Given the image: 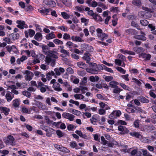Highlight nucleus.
Masks as SVG:
<instances>
[{
  "label": "nucleus",
  "instance_id": "nucleus-39",
  "mask_svg": "<svg viewBox=\"0 0 156 156\" xmlns=\"http://www.w3.org/2000/svg\"><path fill=\"white\" fill-rule=\"evenodd\" d=\"M142 35H138L135 37V38L141 40L145 41L146 40V37L144 35V33H141Z\"/></svg>",
  "mask_w": 156,
  "mask_h": 156
},
{
  "label": "nucleus",
  "instance_id": "nucleus-61",
  "mask_svg": "<svg viewBox=\"0 0 156 156\" xmlns=\"http://www.w3.org/2000/svg\"><path fill=\"white\" fill-rule=\"evenodd\" d=\"M61 14L62 17L65 19H69L70 17L65 12H62Z\"/></svg>",
  "mask_w": 156,
  "mask_h": 156
},
{
  "label": "nucleus",
  "instance_id": "nucleus-13",
  "mask_svg": "<svg viewBox=\"0 0 156 156\" xmlns=\"http://www.w3.org/2000/svg\"><path fill=\"white\" fill-rule=\"evenodd\" d=\"M86 2L88 4L89 6H91L92 7H95L98 5V3L95 1L87 0Z\"/></svg>",
  "mask_w": 156,
  "mask_h": 156
},
{
  "label": "nucleus",
  "instance_id": "nucleus-16",
  "mask_svg": "<svg viewBox=\"0 0 156 156\" xmlns=\"http://www.w3.org/2000/svg\"><path fill=\"white\" fill-rule=\"evenodd\" d=\"M43 2L49 7H54L56 5L55 2L51 0H44Z\"/></svg>",
  "mask_w": 156,
  "mask_h": 156
},
{
  "label": "nucleus",
  "instance_id": "nucleus-52",
  "mask_svg": "<svg viewBox=\"0 0 156 156\" xmlns=\"http://www.w3.org/2000/svg\"><path fill=\"white\" fill-rule=\"evenodd\" d=\"M71 37L70 35L67 33H65L63 37V38L65 40H69L70 39Z\"/></svg>",
  "mask_w": 156,
  "mask_h": 156
},
{
  "label": "nucleus",
  "instance_id": "nucleus-46",
  "mask_svg": "<svg viewBox=\"0 0 156 156\" xmlns=\"http://www.w3.org/2000/svg\"><path fill=\"white\" fill-rule=\"evenodd\" d=\"M17 88H23L25 87V83H16V84Z\"/></svg>",
  "mask_w": 156,
  "mask_h": 156
},
{
  "label": "nucleus",
  "instance_id": "nucleus-12",
  "mask_svg": "<svg viewBox=\"0 0 156 156\" xmlns=\"http://www.w3.org/2000/svg\"><path fill=\"white\" fill-rule=\"evenodd\" d=\"M45 54L53 58H56L58 57L57 53L55 51L49 50Z\"/></svg>",
  "mask_w": 156,
  "mask_h": 156
},
{
  "label": "nucleus",
  "instance_id": "nucleus-58",
  "mask_svg": "<svg viewBox=\"0 0 156 156\" xmlns=\"http://www.w3.org/2000/svg\"><path fill=\"white\" fill-rule=\"evenodd\" d=\"M34 74L35 76L39 77L40 76L43 77L44 76V75L42 74L39 71H36L34 72Z\"/></svg>",
  "mask_w": 156,
  "mask_h": 156
},
{
  "label": "nucleus",
  "instance_id": "nucleus-47",
  "mask_svg": "<svg viewBox=\"0 0 156 156\" xmlns=\"http://www.w3.org/2000/svg\"><path fill=\"white\" fill-rule=\"evenodd\" d=\"M89 20L87 19H86L84 17H82L81 18V21L82 23H84L85 26H87L89 22Z\"/></svg>",
  "mask_w": 156,
  "mask_h": 156
},
{
  "label": "nucleus",
  "instance_id": "nucleus-54",
  "mask_svg": "<svg viewBox=\"0 0 156 156\" xmlns=\"http://www.w3.org/2000/svg\"><path fill=\"white\" fill-rule=\"evenodd\" d=\"M77 65L79 67L84 69L86 66V64L83 62H80L77 63Z\"/></svg>",
  "mask_w": 156,
  "mask_h": 156
},
{
  "label": "nucleus",
  "instance_id": "nucleus-42",
  "mask_svg": "<svg viewBox=\"0 0 156 156\" xmlns=\"http://www.w3.org/2000/svg\"><path fill=\"white\" fill-rule=\"evenodd\" d=\"M62 2L66 5L70 7L72 4L71 0H62Z\"/></svg>",
  "mask_w": 156,
  "mask_h": 156
},
{
  "label": "nucleus",
  "instance_id": "nucleus-21",
  "mask_svg": "<svg viewBox=\"0 0 156 156\" xmlns=\"http://www.w3.org/2000/svg\"><path fill=\"white\" fill-rule=\"evenodd\" d=\"M5 97L7 101L10 102L14 98V95L12 93L8 91L7 92Z\"/></svg>",
  "mask_w": 156,
  "mask_h": 156
},
{
  "label": "nucleus",
  "instance_id": "nucleus-63",
  "mask_svg": "<svg viewBox=\"0 0 156 156\" xmlns=\"http://www.w3.org/2000/svg\"><path fill=\"white\" fill-rule=\"evenodd\" d=\"M22 94L23 95L27 97L30 98V93L27 91L25 90L23 91L22 92Z\"/></svg>",
  "mask_w": 156,
  "mask_h": 156
},
{
  "label": "nucleus",
  "instance_id": "nucleus-49",
  "mask_svg": "<svg viewBox=\"0 0 156 156\" xmlns=\"http://www.w3.org/2000/svg\"><path fill=\"white\" fill-rule=\"evenodd\" d=\"M97 115H93L90 119L91 122L92 124H95L97 121V119H96Z\"/></svg>",
  "mask_w": 156,
  "mask_h": 156
},
{
  "label": "nucleus",
  "instance_id": "nucleus-43",
  "mask_svg": "<svg viewBox=\"0 0 156 156\" xmlns=\"http://www.w3.org/2000/svg\"><path fill=\"white\" fill-rule=\"evenodd\" d=\"M71 81L75 84H77L79 83V79L76 76H73L71 78Z\"/></svg>",
  "mask_w": 156,
  "mask_h": 156
},
{
  "label": "nucleus",
  "instance_id": "nucleus-32",
  "mask_svg": "<svg viewBox=\"0 0 156 156\" xmlns=\"http://www.w3.org/2000/svg\"><path fill=\"white\" fill-rule=\"evenodd\" d=\"M119 84V83L115 81H112L109 83L110 87L113 88H116Z\"/></svg>",
  "mask_w": 156,
  "mask_h": 156
},
{
  "label": "nucleus",
  "instance_id": "nucleus-29",
  "mask_svg": "<svg viewBox=\"0 0 156 156\" xmlns=\"http://www.w3.org/2000/svg\"><path fill=\"white\" fill-rule=\"evenodd\" d=\"M53 87L55 90L60 91L62 90V89L60 87V85L58 83H55L53 84Z\"/></svg>",
  "mask_w": 156,
  "mask_h": 156
},
{
  "label": "nucleus",
  "instance_id": "nucleus-25",
  "mask_svg": "<svg viewBox=\"0 0 156 156\" xmlns=\"http://www.w3.org/2000/svg\"><path fill=\"white\" fill-rule=\"evenodd\" d=\"M74 97L76 100L83 99L84 101H87V100L84 99V96L81 94H76L74 95Z\"/></svg>",
  "mask_w": 156,
  "mask_h": 156
},
{
  "label": "nucleus",
  "instance_id": "nucleus-38",
  "mask_svg": "<svg viewBox=\"0 0 156 156\" xmlns=\"http://www.w3.org/2000/svg\"><path fill=\"white\" fill-rule=\"evenodd\" d=\"M75 132L80 137H82L84 139H86L87 137V135L85 134H83L81 131L77 130H76Z\"/></svg>",
  "mask_w": 156,
  "mask_h": 156
},
{
  "label": "nucleus",
  "instance_id": "nucleus-51",
  "mask_svg": "<svg viewBox=\"0 0 156 156\" xmlns=\"http://www.w3.org/2000/svg\"><path fill=\"white\" fill-rule=\"evenodd\" d=\"M133 82L135 83L137 85L139 86H140L142 84V83L140 81V80H138L137 79L133 78L132 79Z\"/></svg>",
  "mask_w": 156,
  "mask_h": 156
},
{
  "label": "nucleus",
  "instance_id": "nucleus-31",
  "mask_svg": "<svg viewBox=\"0 0 156 156\" xmlns=\"http://www.w3.org/2000/svg\"><path fill=\"white\" fill-rule=\"evenodd\" d=\"M68 111L72 113L77 116L80 115L81 113L80 111L72 108H70Z\"/></svg>",
  "mask_w": 156,
  "mask_h": 156
},
{
  "label": "nucleus",
  "instance_id": "nucleus-64",
  "mask_svg": "<svg viewBox=\"0 0 156 156\" xmlns=\"http://www.w3.org/2000/svg\"><path fill=\"white\" fill-rule=\"evenodd\" d=\"M106 110L102 108H100L98 110V113L100 115H104L106 113Z\"/></svg>",
  "mask_w": 156,
  "mask_h": 156
},
{
  "label": "nucleus",
  "instance_id": "nucleus-17",
  "mask_svg": "<svg viewBox=\"0 0 156 156\" xmlns=\"http://www.w3.org/2000/svg\"><path fill=\"white\" fill-rule=\"evenodd\" d=\"M121 114V112L119 110L113 111L110 115V116L113 118H116L117 117H119Z\"/></svg>",
  "mask_w": 156,
  "mask_h": 156
},
{
  "label": "nucleus",
  "instance_id": "nucleus-30",
  "mask_svg": "<svg viewBox=\"0 0 156 156\" xmlns=\"http://www.w3.org/2000/svg\"><path fill=\"white\" fill-rule=\"evenodd\" d=\"M66 45L67 47L69 48H77L78 47V46L76 44H74L70 41H67Z\"/></svg>",
  "mask_w": 156,
  "mask_h": 156
},
{
  "label": "nucleus",
  "instance_id": "nucleus-37",
  "mask_svg": "<svg viewBox=\"0 0 156 156\" xmlns=\"http://www.w3.org/2000/svg\"><path fill=\"white\" fill-rule=\"evenodd\" d=\"M45 62L46 63H49L51 62L52 64L54 65L55 64V59H52L49 56H46L45 58Z\"/></svg>",
  "mask_w": 156,
  "mask_h": 156
},
{
  "label": "nucleus",
  "instance_id": "nucleus-18",
  "mask_svg": "<svg viewBox=\"0 0 156 156\" xmlns=\"http://www.w3.org/2000/svg\"><path fill=\"white\" fill-rule=\"evenodd\" d=\"M0 111L1 113H3L5 115H7L9 114L10 110L9 108L7 107H0Z\"/></svg>",
  "mask_w": 156,
  "mask_h": 156
},
{
  "label": "nucleus",
  "instance_id": "nucleus-35",
  "mask_svg": "<svg viewBox=\"0 0 156 156\" xmlns=\"http://www.w3.org/2000/svg\"><path fill=\"white\" fill-rule=\"evenodd\" d=\"M20 104V100L19 99H16L12 101L13 105L15 108L19 107Z\"/></svg>",
  "mask_w": 156,
  "mask_h": 156
},
{
  "label": "nucleus",
  "instance_id": "nucleus-40",
  "mask_svg": "<svg viewBox=\"0 0 156 156\" xmlns=\"http://www.w3.org/2000/svg\"><path fill=\"white\" fill-rule=\"evenodd\" d=\"M42 35L40 33H37L36 34L34 37L35 39L37 41H41L42 39Z\"/></svg>",
  "mask_w": 156,
  "mask_h": 156
},
{
  "label": "nucleus",
  "instance_id": "nucleus-20",
  "mask_svg": "<svg viewBox=\"0 0 156 156\" xmlns=\"http://www.w3.org/2000/svg\"><path fill=\"white\" fill-rule=\"evenodd\" d=\"M10 38L12 41L16 40L18 39L19 37V35L16 32L13 33L9 35Z\"/></svg>",
  "mask_w": 156,
  "mask_h": 156
},
{
  "label": "nucleus",
  "instance_id": "nucleus-2",
  "mask_svg": "<svg viewBox=\"0 0 156 156\" xmlns=\"http://www.w3.org/2000/svg\"><path fill=\"white\" fill-rule=\"evenodd\" d=\"M96 31L98 37L99 39L102 41H104L108 38V35L103 32V31L101 29L98 28Z\"/></svg>",
  "mask_w": 156,
  "mask_h": 156
},
{
  "label": "nucleus",
  "instance_id": "nucleus-15",
  "mask_svg": "<svg viewBox=\"0 0 156 156\" xmlns=\"http://www.w3.org/2000/svg\"><path fill=\"white\" fill-rule=\"evenodd\" d=\"M16 23L18 24L17 27L20 29H23L26 27L27 25L24 21L18 20L16 21Z\"/></svg>",
  "mask_w": 156,
  "mask_h": 156
},
{
  "label": "nucleus",
  "instance_id": "nucleus-19",
  "mask_svg": "<svg viewBox=\"0 0 156 156\" xmlns=\"http://www.w3.org/2000/svg\"><path fill=\"white\" fill-rule=\"evenodd\" d=\"M56 74L57 76H59L61 73H63L65 72V69L64 68L60 67L59 68H56L54 69Z\"/></svg>",
  "mask_w": 156,
  "mask_h": 156
},
{
  "label": "nucleus",
  "instance_id": "nucleus-60",
  "mask_svg": "<svg viewBox=\"0 0 156 156\" xmlns=\"http://www.w3.org/2000/svg\"><path fill=\"white\" fill-rule=\"evenodd\" d=\"M56 133L59 138L62 137L64 135V133L59 130H57L56 131Z\"/></svg>",
  "mask_w": 156,
  "mask_h": 156
},
{
  "label": "nucleus",
  "instance_id": "nucleus-11",
  "mask_svg": "<svg viewBox=\"0 0 156 156\" xmlns=\"http://www.w3.org/2000/svg\"><path fill=\"white\" fill-rule=\"evenodd\" d=\"M81 48L83 50L87 52H92L93 51V48L92 47L86 44H82Z\"/></svg>",
  "mask_w": 156,
  "mask_h": 156
},
{
  "label": "nucleus",
  "instance_id": "nucleus-26",
  "mask_svg": "<svg viewBox=\"0 0 156 156\" xmlns=\"http://www.w3.org/2000/svg\"><path fill=\"white\" fill-rule=\"evenodd\" d=\"M90 56L91 55L89 53H85L84 55V56L83 57V60H86L87 63H89L90 60Z\"/></svg>",
  "mask_w": 156,
  "mask_h": 156
},
{
  "label": "nucleus",
  "instance_id": "nucleus-53",
  "mask_svg": "<svg viewBox=\"0 0 156 156\" xmlns=\"http://www.w3.org/2000/svg\"><path fill=\"white\" fill-rule=\"evenodd\" d=\"M132 3L134 5L137 6H140L141 4V1L138 0H133L132 2Z\"/></svg>",
  "mask_w": 156,
  "mask_h": 156
},
{
  "label": "nucleus",
  "instance_id": "nucleus-59",
  "mask_svg": "<svg viewBox=\"0 0 156 156\" xmlns=\"http://www.w3.org/2000/svg\"><path fill=\"white\" fill-rule=\"evenodd\" d=\"M140 24L143 26H146L148 24V21L146 20H141L140 21Z\"/></svg>",
  "mask_w": 156,
  "mask_h": 156
},
{
  "label": "nucleus",
  "instance_id": "nucleus-7",
  "mask_svg": "<svg viewBox=\"0 0 156 156\" xmlns=\"http://www.w3.org/2000/svg\"><path fill=\"white\" fill-rule=\"evenodd\" d=\"M86 90H87V88L85 87H80L73 89L74 92L76 93H80L84 94L85 93Z\"/></svg>",
  "mask_w": 156,
  "mask_h": 156
},
{
  "label": "nucleus",
  "instance_id": "nucleus-41",
  "mask_svg": "<svg viewBox=\"0 0 156 156\" xmlns=\"http://www.w3.org/2000/svg\"><path fill=\"white\" fill-rule=\"evenodd\" d=\"M91 82H94L98 80L99 78L97 76H91L89 78Z\"/></svg>",
  "mask_w": 156,
  "mask_h": 156
},
{
  "label": "nucleus",
  "instance_id": "nucleus-27",
  "mask_svg": "<svg viewBox=\"0 0 156 156\" xmlns=\"http://www.w3.org/2000/svg\"><path fill=\"white\" fill-rule=\"evenodd\" d=\"M129 134L131 136L137 138H139V139L142 137V135H141L138 132H130Z\"/></svg>",
  "mask_w": 156,
  "mask_h": 156
},
{
  "label": "nucleus",
  "instance_id": "nucleus-33",
  "mask_svg": "<svg viewBox=\"0 0 156 156\" xmlns=\"http://www.w3.org/2000/svg\"><path fill=\"white\" fill-rule=\"evenodd\" d=\"M99 104L100 107L102 108L105 109L106 110L110 109V107L107 105L103 102H100L99 103Z\"/></svg>",
  "mask_w": 156,
  "mask_h": 156
},
{
  "label": "nucleus",
  "instance_id": "nucleus-56",
  "mask_svg": "<svg viewBox=\"0 0 156 156\" xmlns=\"http://www.w3.org/2000/svg\"><path fill=\"white\" fill-rule=\"evenodd\" d=\"M116 69L118 71L123 74H125L126 72V70H124L121 67H117L116 68Z\"/></svg>",
  "mask_w": 156,
  "mask_h": 156
},
{
  "label": "nucleus",
  "instance_id": "nucleus-4",
  "mask_svg": "<svg viewBox=\"0 0 156 156\" xmlns=\"http://www.w3.org/2000/svg\"><path fill=\"white\" fill-rule=\"evenodd\" d=\"M15 140V139L12 136L9 135L8 136L6 139L5 140L4 142L7 145L14 146L16 144Z\"/></svg>",
  "mask_w": 156,
  "mask_h": 156
},
{
  "label": "nucleus",
  "instance_id": "nucleus-23",
  "mask_svg": "<svg viewBox=\"0 0 156 156\" xmlns=\"http://www.w3.org/2000/svg\"><path fill=\"white\" fill-rule=\"evenodd\" d=\"M54 123L55 125L57 127H59L61 129H65L66 128V126L65 124L60 122H54Z\"/></svg>",
  "mask_w": 156,
  "mask_h": 156
},
{
  "label": "nucleus",
  "instance_id": "nucleus-3",
  "mask_svg": "<svg viewBox=\"0 0 156 156\" xmlns=\"http://www.w3.org/2000/svg\"><path fill=\"white\" fill-rule=\"evenodd\" d=\"M122 148L121 150L124 152H128L129 153L130 152L131 154L132 155H133L136 154L137 155V153L138 152L137 148H135L133 149L132 148H130L129 149H127L128 147L127 146H122Z\"/></svg>",
  "mask_w": 156,
  "mask_h": 156
},
{
  "label": "nucleus",
  "instance_id": "nucleus-14",
  "mask_svg": "<svg viewBox=\"0 0 156 156\" xmlns=\"http://www.w3.org/2000/svg\"><path fill=\"white\" fill-rule=\"evenodd\" d=\"M118 130L120 131V133L122 134L127 133L128 132V130L125 126H119L118 127Z\"/></svg>",
  "mask_w": 156,
  "mask_h": 156
},
{
  "label": "nucleus",
  "instance_id": "nucleus-6",
  "mask_svg": "<svg viewBox=\"0 0 156 156\" xmlns=\"http://www.w3.org/2000/svg\"><path fill=\"white\" fill-rule=\"evenodd\" d=\"M62 117L71 121H73L75 117L73 114L67 112H64L62 114Z\"/></svg>",
  "mask_w": 156,
  "mask_h": 156
},
{
  "label": "nucleus",
  "instance_id": "nucleus-44",
  "mask_svg": "<svg viewBox=\"0 0 156 156\" xmlns=\"http://www.w3.org/2000/svg\"><path fill=\"white\" fill-rule=\"evenodd\" d=\"M35 105L38 108L42 109H44V106L43 105L42 103L38 101L36 102Z\"/></svg>",
  "mask_w": 156,
  "mask_h": 156
},
{
  "label": "nucleus",
  "instance_id": "nucleus-45",
  "mask_svg": "<svg viewBox=\"0 0 156 156\" xmlns=\"http://www.w3.org/2000/svg\"><path fill=\"white\" fill-rule=\"evenodd\" d=\"M53 41L56 45H62L63 44L62 41L57 39H54Z\"/></svg>",
  "mask_w": 156,
  "mask_h": 156
},
{
  "label": "nucleus",
  "instance_id": "nucleus-5",
  "mask_svg": "<svg viewBox=\"0 0 156 156\" xmlns=\"http://www.w3.org/2000/svg\"><path fill=\"white\" fill-rule=\"evenodd\" d=\"M38 86L37 88L40 89L42 93L45 92L48 88L47 86L44 85V83L41 81H37Z\"/></svg>",
  "mask_w": 156,
  "mask_h": 156
},
{
  "label": "nucleus",
  "instance_id": "nucleus-34",
  "mask_svg": "<svg viewBox=\"0 0 156 156\" xmlns=\"http://www.w3.org/2000/svg\"><path fill=\"white\" fill-rule=\"evenodd\" d=\"M27 57L25 55H23L20 58H18L16 60V62L18 64H20L21 63V62H23L24 60H26L27 59Z\"/></svg>",
  "mask_w": 156,
  "mask_h": 156
},
{
  "label": "nucleus",
  "instance_id": "nucleus-48",
  "mask_svg": "<svg viewBox=\"0 0 156 156\" xmlns=\"http://www.w3.org/2000/svg\"><path fill=\"white\" fill-rule=\"evenodd\" d=\"M22 112L25 113L30 114L31 111L30 109H28L26 107H24L22 108Z\"/></svg>",
  "mask_w": 156,
  "mask_h": 156
},
{
  "label": "nucleus",
  "instance_id": "nucleus-1",
  "mask_svg": "<svg viewBox=\"0 0 156 156\" xmlns=\"http://www.w3.org/2000/svg\"><path fill=\"white\" fill-rule=\"evenodd\" d=\"M90 64L89 68L86 69L87 71L90 73L93 74H97L98 73V68L97 65L94 63H91Z\"/></svg>",
  "mask_w": 156,
  "mask_h": 156
},
{
  "label": "nucleus",
  "instance_id": "nucleus-24",
  "mask_svg": "<svg viewBox=\"0 0 156 156\" xmlns=\"http://www.w3.org/2000/svg\"><path fill=\"white\" fill-rule=\"evenodd\" d=\"M56 37V36L53 32L47 34L45 36L46 39L47 40H51L55 38Z\"/></svg>",
  "mask_w": 156,
  "mask_h": 156
},
{
  "label": "nucleus",
  "instance_id": "nucleus-9",
  "mask_svg": "<svg viewBox=\"0 0 156 156\" xmlns=\"http://www.w3.org/2000/svg\"><path fill=\"white\" fill-rule=\"evenodd\" d=\"M54 146L55 148L62 152L68 153L70 151L69 150L66 148L59 145L55 144L54 145Z\"/></svg>",
  "mask_w": 156,
  "mask_h": 156
},
{
  "label": "nucleus",
  "instance_id": "nucleus-62",
  "mask_svg": "<svg viewBox=\"0 0 156 156\" xmlns=\"http://www.w3.org/2000/svg\"><path fill=\"white\" fill-rule=\"evenodd\" d=\"M28 33L30 37H32L35 34V31L32 29H29L28 30Z\"/></svg>",
  "mask_w": 156,
  "mask_h": 156
},
{
  "label": "nucleus",
  "instance_id": "nucleus-10",
  "mask_svg": "<svg viewBox=\"0 0 156 156\" xmlns=\"http://www.w3.org/2000/svg\"><path fill=\"white\" fill-rule=\"evenodd\" d=\"M109 12L108 11H104L103 13L102 16L105 18V23L108 24L109 20L111 19V16L109 15Z\"/></svg>",
  "mask_w": 156,
  "mask_h": 156
},
{
  "label": "nucleus",
  "instance_id": "nucleus-50",
  "mask_svg": "<svg viewBox=\"0 0 156 156\" xmlns=\"http://www.w3.org/2000/svg\"><path fill=\"white\" fill-rule=\"evenodd\" d=\"M127 33L131 34H132L135 35L136 34V31L134 29H129L126 30Z\"/></svg>",
  "mask_w": 156,
  "mask_h": 156
},
{
  "label": "nucleus",
  "instance_id": "nucleus-36",
  "mask_svg": "<svg viewBox=\"0 0 156 156\" xmlns=\"http://www.w3.org/2000/svg\"><path fill=\"white\" fill-rule=\"evenodd\" d=\"M71 39L73 41L82 42L83 41L82 38L79 36H73L71 37Z\"/></svg>",
  "mask_w": 156,
  "mask_h": 156
},
{
  "label": "nucleus",
  "instance_id": "nucleus-22",
  "mask_svg": "<svg viewBox=\"0 0 156 156\" xmlns=\"http://www.w3.org/2000/svg\"><path fill=\"white\" fill-rule=\"evenodd\" d=\"M139 56L140 57H142L145 60H150L151 56L150 55L147 54L145 53H142L140 54Z\"/></svg>",
  "mask_w": 156,
  "mask_h": 156
},
{
  "label": "nucleus",
  "instance_id": "nucleus-8",
  "mask_svg": "<svg viewBox=\"0 0 156 156\" xmlns=\"http://www.w3.org/2000/svg\"><path fill=\"white\" fill-rule=\"evenodd\" d=\"M25 74L26 75L24 76L25 79L26 81H28L32 79L34 75L32 72L28 70H26Z\"/></svg>",
  "mask_w": 156,
  "mask_h": 156
},
{
  "label": "nucleus",
  "instance_id": "nucleus-28",
  "mask_svg": "<svg viewBox=\"0 0 156 156\" xmlns=\"http://www.w3.org/2000/svg\"><path fill=\"white\" fill-rule=\"evenodd\" d=\"M51 10L49 9H38L39 12L43 15H47L50 12Z\"/></svg>",
  "mask_w": 156,
  "mask_h": 156
},
{
  "label": "nucleus",
  "instance_id": "nucleus-55",
  "mask_svg": "<svg viewBox=\"0 0 156 156\" xmlns=\"http://www.w3.org/2000/svg\"><path fill=\"white\" fill-rule=\"evenodd\" d=\"M140 101L141 102L144 103H148L149 102V101L148 99L143 97L140 98Z\"/></svg>",
  "mask_w": 156,
  "mask_h": 156
},
{
  "label": "nucleus",
  "instance_id": "nucleus-57",
  "mask_svg": "<svg viewBox=\"0 0 156 156\" xmlns=\"http://www.w3.org/2000/svg\"><path fill=\"white\" fill-rule=\"evenodd\" d=\"M69 145L70 147L73 148H76L77 146L76 142L74 141L70 142Z\"/></svg>",
  "mask_w": 156,
  "mask_h": 156
}]
</instances>
